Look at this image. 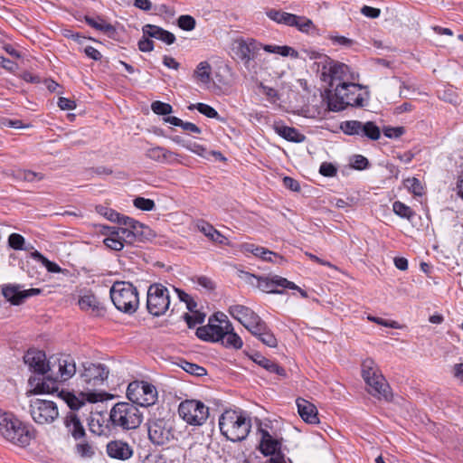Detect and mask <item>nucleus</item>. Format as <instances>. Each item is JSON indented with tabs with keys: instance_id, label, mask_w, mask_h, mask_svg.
<instances>
[{
	"instance_id": "nucleus-59",
	"label": "nucleus",
	"mask_w": 463,
	"mask_h": 463,
	"mask_svg": "<svg viewBox=\"0 0 463 463\" xmlns=\"http://www.w3.org/2000/svg\"><path fill=\"white\" fill-rule=\"evenodd\" d=\"M283 184L285 185V187L293 192H298L300 190L299 183L290 176H285L283 178Z\"/></svg>"
},
{
	"instance_id": "nucleus-20",
	"label": "nucleus",
	"mask_w": 463,
	"mask_h": 463,
	"mask_svg": "<svg viewBox=\"0 0 463 463\" xmlns=\"http://www.w3.org/2000/svg\"><path fill=\"white\" fill-rule=\"evenodd\" d=\"M217 316H211L206 326H199L196 329V336L206 342H219L223 338L225 325L216 323Z\"/></svg>"
},
{
	"instance_id": "nucleus-52",
	"label": "nucleus",
	"mask_w": 463,
	"mask_h": 463,
	"mask_svg": "<svg viewBox=\"0 0 463 463\" xmlns=\"http://www.w3.org/2000/svg\"><path fill=\"white\" fill-rule=\"evenodd\" d=\"M383 133L386 137L397 138L405 133V128L403 127H390V126H388V127L383 128Z\"/></svg>"
},
{
	"instance_id": "nucleus-43",
	"label": "nucleus",
	"mask_w": 463,
	"mask_h": 463,
	"mask_svg": "<svg viewBox=\"0 0 463 463\" xmlns=\"http://www.w3.org/2000/svg\"><path fill=\"white\" fill-rule=\"evenodd\" d=\"M404 184L414 195L421 196L423 194V186L418 178H408L404 181Z\"/></svg>"
},
{
	"instance_id": "nucleus-4",
	"label": "nucleus",
	"mask_w": 463,
	"mask_h": 463,
	"mask_svg": "<svg viewBox=\"0 0 463 463\" xmlns=\"http://www.w3.org/2000/svg\"><path fill=\"white\" fill-rule=\"evenodd\" d=\"M52 373L45 375L35 390L41 393H52L59 391V383L71 379L76 373V364L71 355H61L52 364Z\"/></svg>"
},
{
	"instance_id": "nucleus-39",
	"label": "nucleus",
	"mask_w": 463,
	"mask_h": 463,
	"mask_svg": "<svg viewBox=\"0 0 463 463\" xmlns=\"http://www.w3.org/2000/svg\"><path fill=\"white\" fill-rule=\"evenodd\" d=\"M189 110L197 109L201 114L209 118H220L218 112L215 109L205 103H196L188 106Z\"/></svg>"
},
{
	"instance_id": "nucleus-5",
	"label": "nucleus",
	"mask_w": 463,
	"mask_h": 463,
	"mask_svg": "<svg viewBox=\"0 0 463 463\" xmlns=\"http://www.w3.org/2000/svg\"><path fill=\"white\" fill-rule=\"evenodd\" d=\"M362 376L370 394L386 402L392 401L391 387L373 359L367 358L363 362Z\"/></svg>"
},
{
	"instance_id": "nucleus-57",
	"label": "nucleus",
	"mask_w": 463,
	"mask_h": 463,
	"mask_svg": "<svg viewBox=\"0 0 463 463\" xmlns=\"http://www.w3.org/2000/svg\"><path fill=\"white\" fill-rule=\"evenodd\" d=\"M319 173L326 177H333L337 174V168L328 162H324L319 167Z\"/></svg>"
},
{
	"instance_id": "nucleus-63",
	"label": "nucleus",
	"mask_w": 463,
	"mask_h": 463,
	"mask_svg": "<svg viewBox=\"0 0 463 463\" xmlns=\"http://www.w3.org/2000/svg\"><path fill=\"white\" fill-rule=\"evenodd\" d=\"M361 13L370 18H377L380 16L381 10L372 6L364 5L361 9Z\"/></svg>"
},
{
	"instance_id": "nucleus-53",
	"label": "nucleus",
	"mask_w": 463,
	"mask_h": 463,
	"mask_svg": "<svg viewBox=\"0 0 463 463\" xmlns=\"http://www.w3.org/2000/svg\"><path fill=\"white\" fill-rule=\"evenodd\" d=\"M328 39L333 43V44H338L345 47H352L355 43V41L353 39L341 35L329 34Z\"/></svg>"
},
{
	"instance_id": "nucleus-2",
	"label": "nucleus",
	"mask_w": 463,
	"mask_h": 463,
	"mask_svg": "<svg viewBox=\"0 0 463 463\" xmlns=\"http://www.w3.org/2000/svg\"><path fill=\"white\" fill-rule=\"evenodd\" d=\"M0 434L8 442L24 448L35 438L34 430L14 414L0 410Z\"/></svg>"
},
{
	"instance_id": "nucleus-28",
	"label": "nucleus",
	"mask_w": 463,
	"mask_h": 463,
	"mask_svg": "<svg viewBox=\"0 0 463 463\" xmlns=\"http://www.w3.org/2000/svg\"><path fill=\"white\" fill-rule=\"evenodd\" d=\"M79 306L84 311H91L96 316H102L105 308L99 299L92 294L84 295L79 299Z\"/></svg>"
},
{
	"instance_id": "nucleus-12",
	"label": "nucleus",
	"mask_w": 463,
	"mask_h": 463,
	"mask_svg": "<svg viewBox=\"0 0 463 463\" xmlns=\"http://www.w3.org/2000/svg\"><path fill=\"white\" fill-rule=\"evenodd\" d=\"M82 368L80 376L87 390H94L102 386L109 374L108 366L100 363L86 362L82 364Z\"/></svg>"
},
{
	"instance_id": "nucleus-36",
	"label": "nucleus",
	"mask_w": 463,
	"mask_h": 463,
	"mask_svg": "<svg viewBox=\"0 0 463 463\" xmlns=\"http://www.w3.org/2000/svg\"><path fill=\"white\" fill-rule=\"evenodd\" d=\"M75 452L83 458H91L95 455V448L91 441H90L87 438V435L84 439H75Z\"/></svg>"
},
{
	"instance_id": "nucleus-32",
	"label": "nucleus",
	"mask_w": 463,
	"mask_h": 463,
	"mask_svg": "<svg viewBox=\"0 0 463 463\" xmlns=\"http://www.w3.org/2000/svg\"><path fill=\"white\" fill-rule=\"evenodd\" d=\"M274 129L279 136L290 142L301 143L306 139L305 135L292 127L275 125Z\"/></svg>"
},
{
	"instance_id": "nucleus-45",
	"label": "nucleus",
	"mask_w": 463,
	"mask_h": 463,
	"mask_svg": "<svg viewBox=\"0 0 463 463\" xmlns=\"http://www.w3.org/2000/svg\"><path fill=\"white\" fill-rule=\"evenodd\" d=\"M177 25L184 31H192L194 29L196 22L193 16L183 14L178 17Z\"/></svg>"
},
{
	"instance_id": "nucleus-37",
	"label": "nucleus",
	"mask_w": 463,
	"mask_h": 463,
	"mask_svg": "<svg viewBox=\"0 0 463 463\" xmlns=\"http://www.w3.org/2000/svg\"><path fill=\"white\" fill-rule=\"evenodd\" d=\"M267 15L269 19L273 20L274 22L288 26H289L290 24H293L295 19H297L296 14L276 9H270L269 11H268Z\"/></svg>"
},
{
	"instance_id": "nucleus-13",
	"label": "nucleus",
	"mask_w": 463,
	"mask_h": 463,
	"mask_svg": "<svg viewBox=\"0 0 463 463\" xmlns=\"http://www.w3.org/2000/svg\"><path fill=\"white\" fill-rule=\"evenodd\" d=\"M340 129L347 136H359L373 141L381 137L380 128L373 121L346 120L341 122Z\"/></svg>"
},
{
	"instance_id": "nucleus-51",
	"label": "nucleus",
	"mask_w": 463,
	"mask_h": 463,
	"mask_svg": "<svg viewBox=\"0 0 463 463\" xmlns=\"http://www.w3.org/2000/svg\"><path fill=\"white\" fill-rule=\"evenodd\" d=\"M194 315H189L188 313H185L184 315V318L187 323V326L189 328L194 327L197 324H202L204 320L205 315L200 312H193Z\"/></svg>"
},
{
	"instance_id": "nucleus-16",
	"label": "nucleus",
	"mask_w": 463,
	"mask_h": 463,
	"mask_svg": "<svg viewBox=\"0 0 463 463\" xmlns=\"http://www.w3.org/2000/svg\"><path fill=\"white\" fill-rule=\"evenodd\" d=\"M349 72L350 68L348 65L335 61L331 57H324L321 80L328 82L330 87L334 86L335 80H344Z\"/></svg>"
},
{
	"instance_id": "nucleus-61",
	"label": "nucleus",
	"mask_w": 463,
	"mask_h": 463,
	"mask_svg": "<svg viewBox=\"0 0 463 463\" xmlns=\"http://www.w3.org/2000/svg\"><path fill=\"white\" fill-rule=\"evenodd\" d=\"M58 106L62 110H71L75 109L76 103L74 100H71L64 97H61L58 100Z\"/></svg>"
},
{
	"instance_id": "nucleus-10",
	"label": "nucleus",
	"mask_w": 463,
	"mask_h": 463,
	"mask_svg": "<svg viewBox=\"0 0 463 463\" xmlns=\"http://www.w3.org/2000/svg\"><path fill=\"white\" fill-rule=\"evenodd\" d=\"M170 307L168 288L161 283L151 284L147 289L146 309L153 317H161Z\"/></svg>"
},
{
	"instance_id": "nucleus-50",
	"label": "nucleus",
	"mask_w": 463,
	"mask_h": 463,
	"mask_svg": "<svg viewBox=\"0 0 463 463\" xmlns=\"http://www.w3.org/2000/svg\"><path fill=\"white\" fill-rule=\"evenodd\" d=\"M289 26H295L300 32L308 33L310 28L313 26V22L305 16L297 15V19H295L294 23L290 24Z\"/></svg>"
},
{
	"instance_id": "nucleus-23",
	"label": "nucleus",
	"mask_w": 463,
	"mask_h": 463,
	"mask_svg": "<svg viewBox=\"0 0 463 463\" xmlns=\"http://www.w3.org/2000/svg\"><path fill=\"white\" fill-rule=\"evenodd\" d=\"M261 439L259 449L265 457L271 456L281 449V439H274L270 433L264 429H259Z\"/></svg>"
},
{
	"instance_id": "nucleus-8",
	"label": "nucleus",
	"mask_w": 463,
	"mask_h": 463,
	"mask_svg": "<svg viewBox=\"0 0 463 463\" xmlns=\"http://www.w3.org/2000/svg\"><path fill=\"white\" fill-rule=\"evenodd\" d=\"M240 277L244 279L247 282L252 283L251 279H257V287L263 292L269 294H284L285 288H295L297 285L288 280L286 278L273 275V276H257L248 271H241Z\"/></svg>"
},
{
	"instance_id": "nucleus-30",
	"label": "nucleus",
	"mask_w": 463,
	"mask_h": 463,
	"mask_svg": "<svg viewBox=\"0 0 463 463\" xmlns=\"http://www.w3.org/2000/svg\"><path fill=\"white\" fill-rule=\"evenodd\" d=\"M65 426L74 440L80 439H82L87 435L86 430L79 417L74 413H71L66 417Z\"/></svg>"
},
{
	"instance_id": "nucleus-40",
	"label": "nucleus",
	"mask_w": 463,
	"mask_h": 463,
	"mask_svg": "<svg viewBox=\"0 0 463 463\" xmlns=\"http://www.w3.org/2000/svg\"><path fill=\"white\" fill-rule=\"evenodd\" d=\"M179 365L184 371L194 376H203L207 373L204 367L185 360H181Z\"/></svg>"
},
{
	"instance_id": "nucleus-19",
	"label": "nucleus",
	"mask_w": 463,
	"mask_h": 463,
	"mask_svg": "<svg viewBox=\"0 0 463 463\" xmlns=\"http://www.w3.org/2000/svg\"><path fill=\"white\" fill-rule=\"evenodd\" d=\"M21 285H5L2 293L3 296L13 305H21L26 298L37 296L42 293L41 288L23 289Z\"/></svg>"
},
{
	"instance_id": "nucleus-54",
	"label": "nucleus",
	"mask_w": 463,
	"mask_h": 463,
	"mask_svg": "<svg viewBox=\"0 0 463 463\" xmlns=\"http://www.w3.org/2000/svg\"><path fill=\"white\" fill-rule=\"evenodd\" d=\"M254 256L260 257L261 260L269 262H273L271 256L278 257V255L263 247L257 246L254 248Z\"/></svg>"
},
{
	"instance_id": "nucleus-21",
	"label": "nucleus",
	"mask_w": 463,
	"mask_h": 463,
	"mask_svg": "<svg viewBox=\"0 0 463 463\" xmlns=\"http://www.w3.org/2000/svg\"><path fill=\"white\" fill-rule=\"evenodd\" d=\"M260 49L261 43L254 39H250L248 42L241 40L238 42L234 52L245 68L250 69L251 61L256 58Z\"/></svg>"
},
{
	"instance_id": "nucleus-6",
	"label": "nucleus",
	"mask_w": 463,
	"mask_h": 463,
	"mask_svg": "<svg viewBox=\"0 0 463 463\" xmlns=\"http://www.w3.org/2000/svg\"><path fill=\"white\" fill-rule=\"evenodd\" d=\"M143 414L137 406L128 402H119L110 410L109 421L114 428L123 430H135L140 426Z\"/></svg>"
},
{
	"instance_id": "nucleus-49",
	"label": "nucleus",
	"mask_w": 463,
	"mask_h": 463,
	"mask_svg": "<svg viewBox=\"0 0 463 463\" xmlns=\"http://www.w3.org/2000/svg\"><path fill=\"white\" fill-rule=\"evenodd\" d=\"M133 204L137 209L146 212L152 211L156 207V203L153 200L140 196L134 199Z\"/></svg>"
},
{
	"instance_id": "nucleus-33",
	"label": "nucleus",
	"mask_w": 463,
	"mask_h": 463,
	"mask_svg": "<svg viewBox=\"0 0 463 463\" xmlns=\"http://www.w3.org/2000/svg\"><path fill=\"white\" fill-rule=\"evenodd\" d=\"M251 359L254 363L263 367L269 373H275L279 375L284 376L286 375V371L283 367L279 366L274 361H271L264 356H262L260 353H256Z\"/></svg>"
},
{
	"instance_id": "nucleus-62",
	"label": "nucleus",
	"mask_w": 463,
	"mask_h": 463,
	"mask_svg": "<svg viewBox=\"0 0 463 463\" xmlns=\"http://www.w3.org/2000/svg\"><path fill=\"white\" fill-rule=\"evenodd\" d=\"M278 50H279L278 54H280L281 56H284V57L290 56L294 59L298 58V52L294 48H292L290 46H287V45L279 46V49H278Z\"/></svg>"
},
{
	"instance_id": "nucleus-29",
	"label": "nucleus",
	"mask_w": 463,
	"mask_h": 463,
	"mask_svg": "<svg viewBox=\"0 0 463 463\" xmlns=\"http://www.w3.org/2000/svg\"><path fill=\"white\" fill-rule=\"evenodd\" d=\"M222 344L226 348L241 349L243 345V341L241 336L234 332L232 324L230 321L226 322L223 338L221 339Z\"/></svg>"
},
{
	"instance_id": "nucleus-35",
	"label": "nucleus",
	"mask_w": 463,
	"mask_h": 463,
	"mask_svg": "<svg viewBox=\"0 0 463 463\" xmlns=\"http://www.w3.org/2000/svg\"><path fill=\"white\" fill-rule=\"evenodd\" d=\"M84 21L90 27L100 31L109 36H111L116 33V28L99 16L97 19H94L89 15H85Z\"/></svg>"
},
{
	"instance_id": "nucleus-27",
	"label": "nucleus",
	"mask_w": 463,
	"mask_h": 463,
	"mask_svg": "<svg viewBox=\"0 0 463 463\" xmlns=\"http://www.w3.org/2000/svg\"><path fill=\"white\" fill-rule=\"evenodd\" d=\"M143 34L151 38L158 39L170 45L175 42V36L169 31L154 24H146L142 28Z\"/></svg>"
},
{
	"instance_id": "nucleus-48",
	"label": "nucleus",
	"mask_w": 463,
	"mask_h": 463,
	"mask_svg": "<svg viewBox=\"0 0 463 463\" xmlns=\"http://www.w3.org/2000/svg\"><path fill=\"white\" fill-rule=\"evenodd\" d=\"M151 109L157 115L166 116L172 113L173 108L170 104L159 100L154 101L151 104Z\"/></svg>"
},
{
	"instance_id": "nucleus-38",
	"label": "nucleus",
	"mask_w": 463,
	"mask_h": 463,
	"mask_svg": "<svg viewBox=\"0 0 463 463\" xmlns=\"http://www.w3.org/2000/svg\"><path fill=\"white\" fill-rule=\"evenodd\" d=\"M194 76L204 84L210 83L211 78V65L207 61H201L194 72Z\"/></svg>"
},
{
	"instance_id": "nucleus-60",
	"label": "nucleus",
	"mask_w": 463,
	"mask_h": 463,
	"mask_svg": "<svg viewBox=\"0 0 463 463\" xmlns=\"http://www.w3.org/2000/svg\"><path fill=\"white\" fill-rule=\"evenodd\" d=\"M183 146L185 147L187 150L194 154H197L198 156H203L206 151L204 146L197 143L188 142L187 144H183Z\"/></svg>"
},
{
	"instance_id": "nucleus-25",
	"label": "nucleus",
	"mask_w": 463,
	"mask_h": 463,
	"mask_svg": "<svg viewBox=\"0 0 463 463\" xmlns=\"http://www.w3.org/2000/svg\"><path fill=\"white\" fill-rule=\"evenodd\" d=\"M121 220L119 221V225L128 226L131 232L135 233V236L139 239L140 242L148 240L152 236L151 229L138 221L128 216H125Z\"/></svg>"
},
{
	"instance_id": "nucleus-18",
	"label": "nucleus",
	"mask_w": 463,
	"mask_h": 463,
	"mask_svg": "<svg viewBox=\"0 0 463 463\" xmlns=\"http://www.w3.org/2000/svg\"><path fill=\"white\" fill-rule=\"evenodd\" d=\"M24 362L35 373L47 375L52 373L50 362H46V355L43 351L29 349L24 355Z\"/></svg>"
},
{
	"instance_id": "nucleus-42",
	"label": "nucleus",
	"mask_w": 463,
	"mask_h": 463,
	"mask_svg": "<svg viewBox=\"0 0 463 463\" xmlns=\"http://www.w3.org/2000/svg\"><path fill=\"white\" fill-rule=\"evenodd\" d=\"M59 396L65 401V402L71 410H79L82 405H84V402L82 400H80L77 396H75V394L70 392L61 391L59 393Z\"/></svg>"
},
{
	"instance_id": "nucleus-46",
	"label": "nucleus",
	"mask_w": 463,
	"mask_h": 463,
	"mask_svg": "<svg viewBox=\"0 0 463 463\" xmlns=\"http://www.w3.org/2000/svg\"><path fill=\"white\" fill-rule=\"evenodd\" d=\"M97 210H98V213H99L100 214L105 216L108 220H109L113 222H117L118 224H119V221H122L121 219L125 217V215H121L120 213H117L116 211L107 208V207L99 206V207H97Z\"/></svg>"
},
{
	"instance_id": "nucleus-56",
	"label": "nucleus",
	"mask_w": 463,
	"mask_h": 463,
	"mask_svg": "<svg viewBox=\"0 0 463 463\" xmlns=\"http://www.w3.org/2000/svg\"><path fill=\"white\" fill-rule=\"evenodd\" d=\"M8 243L14 250H23L24 238L18 233H12L8 238Z\"/></svg>"
},
{
	"instance_id": "nucleus-58",
	"label": "nucleus",
	"mask_w": 463,
	"mask_h": 463,
	"mask_svg": "<svg viewBox=\"0 0 463 463\" xmlns=\"http://www.w3.org/2000/svg\"><path fill=\"white\" fill-rule=\"evenodd\" d=\"M151 37L145 36L138 41V49L143 52H152L154 50V42L150 39Z\"/></svg>"
},
{
	"instance_id": "nucleus-3",
	"label": "nucleus",
	"mask_w": 463,
	"mask_h": 463,
	"mask_svg": "<svg viewBox=\"0 0 463 463\" xmlns=\"http://www.w3.org/2000/svg\"><path fill=\"white\" fill-rule=\"evenodd\" d=\"M221 433L232 442L242 441L249 435L251 420L241 410H226L219 419Z\"/></svg>"
},
{
	"instance_id": "nucleus-11",
	"label": "nucleus",
	"mask_w": 463,
	"mask_h": 463,
	"mask_svg": "<svg viewBox=\"0 0 463 463\" xmlns=\"http://www.w3.org/2000/svg\"><path fill=\"white\" fill-rule=\"evenodd\" d=\"M179 416L190 425H203L209 416V409L198 400H185L178 406Z\"/></svg>"
},
{
	"instance_id": "nucleus-55",
	"label": "nucleus",
	"mask_w": 463,
	"mask_h": 463,
	"mask_svg": "<svg viewBox=\"0 0 463 463\" xmlns=\"http://www.w3.org/2000/svg\"><path fill=\"white\" fill-rule=\"evenodd\" d=\"M352 166L357 170H364L368 168L370 163L368 159L362 155H355L353 157Z\"/></svg>"
},
{
	"instance_id": "nucleus-26",
	"label": "nucleus",
	"mask_w": 463,
	"mask_h": 463,
	"mask_svg": "<svg viewBox=\"0 0 463 463\" xmlns=\"http://www.w3.org/2000/svg\"><path fill=\"white\" fill-rule=\"evenodd\" d=\"M229 314L236 320H238L245 328L255 319L259 315L250 307L243 305H233L229 307Z\"/></svg>"
},
{
	"instance_id": "nucleus-24",
	"label": "nucleus",
	"mask_w": 463,
	"mask_h": 463,
	"mask_svg": "<svg viewBox=\"0 0 463 463\" xmlns=\"http://www.w3.org/2000/svg\"><path fill=\"white\" fill-rule=\"evenodd\" d=\"M296 403L298 412L305 422L309 424H317L319 422L317 409L313 403L303 398H298Z\"/></svg>"
},
{
	"instance_id": "nucleus-31",
	"label": "nucleus",
	"mask_w": 463,
	"mask_h": 463,
	"mask_svg": "<svg viewBox=\"0 0 463 463\" xmlns=\"http://www.w3.org/2000/svg\"><path fill=\"white\" fill-rule=\"evenodd\" d=\"M196 226L198 230L203 232L207 238H209L212 241L216 242L218 244H225L227 238L222 235L219 231H217L212 224L209 222L200 220L197 222Z\"/></svg>"
},
{
	"instance_id": "nucleus-22",
	"label": "nucleus",
	"mask_w": 463,
	"mask_h": 463,
	"mask_svg": "<svg viewBox=\"0 0 463 463\" xmlns=\"http://www.w3.org/2000/svg\"><path fill=\"white\" fill-rule=\"evenodd\" d=\"M107 454L112 458L126 460L132 457L133 449L128 442L116 439L107 444Z\"/></svg>"
},
{
	"instance_id": "nucleus-44",
	"label": "nucleus",
	"mask_w": 463,
	"mask_h": 463,
	"mask_svg": "<svg viewBox=\"0 0 463 463\" xmlns=\"http://www.w3.org/2000/svg\"><path fill=\"white\" fill-rule=\"evenodd\" d=\"M103 242L108 248L113 250L118 251L124 248V242H122L120 239L116 238V234L113 230L110 231V236L106 237Z\"/></svg>"
},
{
	"instance_id": "nucleus-7",
	"label": "nucleus",
	"mask_w": 463,
	"mask_h": 463,
	"mask_svg": "<svg viewBox=\"0 0 463 463\" xmlns=\"http://www.w3.org/2000/svg\"><path fill=\"white\" fill-rule=\"evenodd\" d=\"M109 294L114 306L119 311L129 315L137 311L139 305L138 293L132 283L116 281L112 285Z\"/></svg>"
},
{
	"instance_id": "nucleus-9",
	"label": "nucleus",
	"mask_w": 463,
	"mask_h": 463,
	"mask_svg": "<svg viewBox=\"0 0 463 463\" xmlns=\"http://www.w3.org/2000/svg\"><path fill=\"white\" fill-rule=\"evenodd\" d=\"M128 399L142 407L154 405L158 397L157 390L154 384L146 381H133L127 388Z\"/></svg>"
},
{
	"instance_id": "nucleus-64",
	"label": "nucleus",
	"mask_w": 463,
	"mask_h": 463,
	"mask_svg": "<svg viewBox=\"0 0 463 463\" xmlns=\"http://www.w3.org/2000/svg\"><path fill=\"white\" fill-rule=\"evenodd\" d=\"M116 234V238L120 239L122 242L126 241V238L131 234V231L128 226L118 227V229H113Z\"/></svg>"
},
{
	"instance_id": "nucleus-17",
	"label": "nucleus",
	"mask_w": 463,
	"mask_h": 463,
	"mask_svg": "<svg viewBox=\"0 0 463 463\" xmlns=\"http://www.w3.org/2000/svg\"><path fill=\"white\" fill-rule=\"evenodd\" d=\"M246 329L269 347H277L278 340L266 322L259 316Z\"/></svg>"
},
{
	"instance_id": "nucleus-14",
	"label": "nucleus",
	"mask_w": 463,
	"mask_h": 463,
	"mask_svg": "<svg viewBox=\"0 0 463 463\" xmlns=\"http://www.w3.org/2000/svg\"><path fill=\"white\" fill-rule=\"evenodd\" d=\"M148 438L157 446H163L175 439L172 423L165 419H156L147 423Z\"/></svg>"
},
{
	"instance_id": "nucleus-47",
	"label": "nucleus",
	"mask_w": 463,
	"mask_h": 463,
	"mask_svg": "<svg viewBox=\"0 0 463 463\" xmlns=\"http://www.w3.org/2000/svg\"><path fill=\"white\" fill-rule=\"evenodd\" d=\"M18 179L33 182L35 180L43 179V175L41 173H36L31 170H18L15 175Z\"/></svg>"
},
{
	"instance_id": "nucleus-34",
	"label": "nucleus",
	"mask_w": 463,
	"mask_h": 463,
	"mask_svg": "<svg viewBox=\"0 0 463 463\" xmlns=\"http://www.w3.org/2000/svg\"><path fill=\"white\" fill-rule=\"evenodd\" d=\"M176 154L162 146H156L146 150V156L160 163H165L173 159Z\"/></svg>"
},
{
	"instance_id": "nucleus-41",
	"label": "nucleus",
	"mask_w": 463,
	"mask_h": 463,
	"mask_svg": "<svg viewBox=\"0 0 463 463\" xmlns=\"http://www.w3.org/2000/svg\"><path fill=\"white\" fill-rule=\"evenodd\" d=\"M392 209L397 215L407 220H411L415 215V213L411 210V207L400 201L393 203Z\"/></svg>"
},
{
	"instance_id": "nucleus-15",
	"label": "nucleus",
	"mask_w": 463,
	"mask_h": 463,
	"mask_svg": "<svg viewBox=\"0 0 463 463\" xmlns=\"http://www.w3.org/2000/svg\"><path fill=\"white\" fill-rule=\"evenodd\" d=\"M30 413L33 420L38 424L51 423L59 415L57 406L53 402L41 399L31 401Z\"/></svg>"
},
{
	"instance_id": "nucleus-1",
	"label": "nucleus",
	"mask_w": 463,
	"mask_h": 463,
	"mask_svg": "<svg viewBox=\"0 0 463 463\" xmlns=\"http://www.w3.org/2000/svg\"><path fill=\"white\" fill-rule=\"evenodd\" d=\"M370 92L366 86L352 82H340L334 93H327V107L331 111H342L347 107L363 108L367 105Z\"/></svg>"
}]
</instances>
